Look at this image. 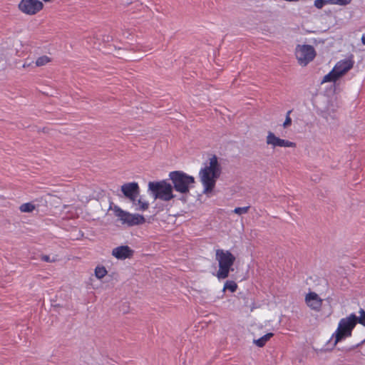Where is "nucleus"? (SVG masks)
<instances>
[{"label": "nucleus", "instance_id": "obj_1", "mask_svg": "<svg viewBox=\"0 0 365 365\" xmlns=\"http://www.w3.org/2000/svg\"><path fill=\"white\" fill-rule=\"evenodd\" d=\"M222 173V167L215 155L209 158L208 163L199 172V178L205 194L211 192Z\"/></svg>", "mask_w": 365, "mask_h": 365}, {"label": "nucleus", "instance_id": "obj_2", "mask_svg": "<svg viewBox=\"0 0 365 365\" xmlns=\"http://www.w3.org/2000/svg\"><path fill=\"white\" fill-rule=\"evenodd\" d=\"M215 259L219 265L216 277L218 279L227 278L230 272L232 270V267L235 262V257L228 250L218 249L215 252Z\"/></svg>", "mask_w": 365, "mask_h": 365}, {"label": "nucleus", "instance_id": "obj_3", "mask_svg": "<svg viewBox=\"0 0 365 365\" xmlns=\"http://www.w3.org/2000/svg\"><path fill=\"white\" fill-rule=\"evenodd\" d=\"M169 176L174 189L182 194L189 192L190 189L193 187L195 183V178L182 171L170 172Z\"/></svg>", "mask_w": 365, "mask_h": 365}, {"label": "nucleus", "instance_id": "obj_4", "mask_svg": "<svg viewBox=\"0 0 365 365\" xmlns=\"http://www.w3.org/2000/svg\"><path fill=\"white\" fill-rule=\"evenodd\" d=\"M357 324V317L354 314H351L346 318H342L338 324V327L333 334L334 336V344L341 341L343 339L351 336V333Z\"/></svg>", "mask_w": 365, "mask_h": 365}, {"label": "nucleus", "instance_id": "obj_5", "mask_svg": "<svg viewBox=\"0 0 365 365\" xmlns=\"http://www.w3.org/2000/svg\"><path fill=\"white\" fill-rule=\"evenodd\" d=\"M354 64L352 57L338 61L332 70L323 78L322 83L335 82L351 70Z\"/></svg>", "mask_w": 365, "mask_h": 365}, {"label": "nucleus", "instance_id": "obj_6", "mask_svg": "<svg viewBox=\"0 0 365 365\" xmlns=\"http://www.w3.org/2000/svg\"><path fill=\"white\" fill-rule=\"evenodd\" d=\"M148 187L157 199L169 201L175 197L171 185L165 181L150 182Z\"/></svg>", "mask_w": 365, "mask_h": 365}, {"label": "nucleus", "instance_id": "obj_7", "mask_svg": "<svg viewBox=\"0 0 365 365\" xmlns=\"http://www.w3.org/2000/svg\"><path fill=\"white\" fill-rule=\"evenodd\" d=\"M114 213L123 225L128 227L142 225L145 222L143 215L130 213L118 207H115Z\"/></svg>", "mask_w": 365, "mask_h": 365}, {"label": "nucleus", "instance_id": "obj_8", "mask_svg": "<svg viewBox=\"0 0 365 365\" xmlns=\"http://www.w3.org/2000/svg\"><path fill=\"white\" fill-rule=\"evenodd\" d=\"M295 56L299 64L302 66H305L314 60L316 56V51L311 45H297L295 50Z\"/></svg>", "mask_w": 365, "mask_h": 365}, {"label": "nucleus", "instance_id": "obj_9", "mask_svg": "<svg viewBox=\"0 0 365 365\" xmlns=\"http://www.w3.org/2000/svg\"><path fill=\"white\" fill-rule=\"evenodd\" d=\"M18 8L23 14L33 16L43 9V4L39 0H21Z\"/></svg>", "mask_w": 365, "mask_h": 365}, {"label": "nucleus", "instance_id": "obj_10", "mask_svg": "<svg viewBox=\"0 0 365 365\" xmlns=\"http://www.w3.org/2000/svg\"><path fill=\"white\" fill-rule=\"evenodd\" d=\"M266 143L267 145H271L273 148L276 147H284V148H296L297 145L295 143L282 139L276 136L272 132L269 131L267 133L266 138Z\"/></svg>", "mask_w": 365, "mask_h": 365}, {"label": "nucleus", "instance_id": "obj_11", "mask_svg": "<svg viewBox=\"0 0 365 365\" xmlns=\"http://www.w3.org/2000/svg\"><path fill=\"white\" fill-rule=\"evenodd\" d=\"M121 191L127 198L135 202L139 195L140 188L137 182H133L123 185L121 186Z\"/></svg>", "mask_w": 365, "mask_h": 365}, {"label": "nucleus", "instance_id": "obj_12", "mask_svg": "<svg viewBox=\"0 0 365 365\" xmlns=\"http://www.w3.org/2000/svg\"><path fill=\"white\" fill-rule=\"evenodd\" d=\"M305 302L311 309L319 311L322 308L323 300L317 293L311 292L306 295Z\"/></svg>", "mask_w": 365, "mask_h": 365}, {"label": "nucleus", "instance_id": "obj_13", "mask_svg": "<svg viewBox=\"0 0 365 365\" xmlns=\"http://www.w3.org/2000/svg\"><path fill=\"white\" fill-rule=\"evenodd\" d=\"M134 251L127 245H123L114 248L112 255L119 259H125L133 257Z\"/></svg>", "mask_w": 365, "mask_h": 365}, {"label": "nucleus", "instance_id": "obj_14", "mask_svg": "<svg viewBox=\"0 0 365 365\" xmlns=\"http://www.w3.org/2000/svg\"><path fill=\"white\" fill-rule=\"evenodd\" d=\"M273 335L274 334L272 333H267L261 338L255 340L254 343L256 346L259 347H263L265 345V344L270 339V338L273 336Z\"/></svg>", "mask_w": 365, "mask_h": 365}, {"label": "nucleus", "instance_id": "obj_15", "mask_svg": "<svg viewBox=\"0 0 365 365\" xmlns=\"http://www.w3.org/2000/svg\"><path fill=\"white\" fill-rule=\"evenodd\" d=\"M107 273L108 272L103 266H97L95 269V275L99 279L103 278Z\"/></svg>", "mask_w": 365, "mask_h": 365}, {"label": "nucleus", "instance_id": "obj_16", "mask_svg": "<svg viewBox=\"0 0 365 365\" xmlns=\"http://www.w3.org/2000/svg\"><path fill=\"white\" fill-rule=\"evenodd\" d=\"M237 287L238 286L235 282L228 280L224 284L223 291L228 289L231 292H235L237 289Z\"/></svg>", "mask_w": 365, "mask_h": 365}, {"label": "nucleus", "instance_id": "obj_17", "mask_svg": "<svg viewBox=\"0 0 365 365\" xmlns=\"http://www.w3.org/2000/svg\"><path fill=\"white\" fill-rule=\"evenodd\" d=\"M51 61V58L47 56H42L38 57L35 61V66L39 67L47 64Z\"/></svg>", "mask_w": 365, "mask_h": 365}, {"label": "nucleus", "instance_id": "obj_18", "mask_svg": "<svg viewBox=\"0 0 365 365\" xmlns=\"http://www.w3.org/2000/svg\"><path fill=\"white\" fill-rule=\"evenodd\" d=\"M34 209L35 205L31 202L24 203L19 207V210L22 212H31Z\"/></svg>", "mask_w": 365, "mask_h": 365}, {"label": "nucleus", "instance_id": "obj_19", "mask_svg": "<svg viewBox=\"0 0 365 365\" xmlns=\"http://www.w3.org/2000/svg\"><path fill=\"white\" fill-rule=\"evenodd\" d=\"M134 203L138 206L136 208L138 210L145 211L148 210L149 207V203L141 198L138 200L137 203H135V202Z\"/></svg>", "mask_w": 365, "mask_h": 365}, {"label": "nucleus", "instance_id": "obj_20", "mask_svg": "<svg viewBox=\"0 0 365 365\" xmlns=\"http://www.w3.org/2000/svg\"><path fill=\"white\" fill-rule=\"evenodd\" d=\"M329 4L346 6L351 2V0H328Z\"/></svg>", "mask_w": 365, "mask_h": 365}, {"label": "nucleus", "instance_id": "obj_21", "mask_svg": "<svg viewBox=\"0 0 365 365\" xmlns=\"http://www.w3.org/2000/svg\"><path fill=\"white\" fill-rule=\"evenodd\" d=\"M249 210H250V206H247V207H236V208H235V210L232 212L235 214L240 215L247 213Z\"/></svg>", "mask_w": 365, "mask_h": 365}, {"label": "nucleus", "instance_id": "obj_22", "mask_svg": "<svg viewBox=\"0 0 365 365\" xmlns=\"http://www.w3.org/2000/svg\"><path fill=\"white\" fill-rule=\"evenodd\" d=\"M359 317H357V323L365 327V311L363 309L359 310Z\"/></svg>", "mask_w": 365, "mask_h": 365}, {"label": "nucleus", "instance_id": "obj_23", "mask_svg": "<svg viewBox=\"0 0 365 365\" xmlns=\"http://www.w3.org/2000/svg\"><path fill=\"white\" fill-rule=\"evenodd\" d=\"M292 112V110H289L287 113L285 120H284V122L283 123V125H282L284 128L290 126L291 124H292V118L290 117V114H291Z\"/></svg>", "mask_w": 365, "mask_h": 365}, {"label": "nucleus", "instance_id": "obj_24", "mask_svg": "<svg viewBox=\"0 0 365 365\" xmlns=\"http://www.w3.org/2000/svg\"><path fill=\"white\" fill-rule=\"evenodd\" d=\"M326 4H329L328 0H315L314 2V5L316 8L321 9Z\"/></svg>", "mask_w": 365, "mask_h": 365}, {"label": "nucleus", "instance_id": "obj_25", "mask_svg": "<svg viewBox=\"0 0 365 365\" xmlns=\"http://www.w3.org/2000/svg\"><path fill=\"white\" fill-rule=\"evenodd\" d=\"M34 68L35 66V62L32 60H29V58H26L23 64V68Z\"/></svg>", "mask_w": 365, "mask_h": 365}, {"label": "nucleus", "instance_id": "obj_26", "mask_svg": "<svg viewBox=\"0 0 365 365\" xmlns=\"http://www.w3.org/2000/svg\"><path fill=\"white\" fill-rule=\"evenodd\" d=\"M41 259L44 262H55L56 259H50V257L48 255H42L41 256Z\"/></svg>", "mask_w": 365, "mask_h": 365}, {"label": "nucleus", "instance_id": "obj_27", "mask_svg": "<svg viewBox=\"0 0 365 365\" xmlns=\"http://www.w3.org/2000/svg\"><path fill=\"white\" fill-rule=\"evenodd\" d=\"M361 42L364 45H365V32L362 34Z\"/></svg>", "mask_w": 365, "mask_h": 365}]
</instances>
